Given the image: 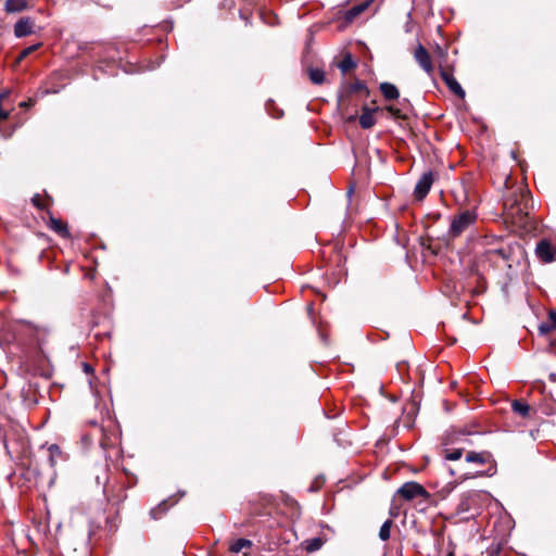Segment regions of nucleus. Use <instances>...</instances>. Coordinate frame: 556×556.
<instances>
[{
  "mask_svg": "<svg viewBox=\"0 0 556 556\" xmlns=\"http://www.w3.org/2000/svg\"><path fill=\"white\" fill-rule=\"evenodd\" d=\"M463 456V450L462 448H455L452 451H447L445 454V459L448 460H457Z\"/></svg>",
  "mask_w": 556,
  "mask_h": 556,
  "instance_id": "25",
  "label": "nucleus"
},
{
  "mask_svg": "<svg viewBox=\"0 0 556 556\" xmlns=\"http://www.w3.org/2000/svg\"><path fill=\"white\" fill-rule=\"evenodd\" d=\"M414 58L415 61L419 64V66L428 74L431 75L433 73V63L431 60V56L427 49L418 43L414 51Z\"/></svg>",
  "mask_w": 556,
  "mask_h": 556,
  "instance_id": "6",
  "label": "nucleus"
},
{
  "mask_svg": "<svg viewBox=\"0 0 556 556\" xmlns=\"http://www.w3.org/2000/svg\"><path fill=\"white\" fill-rule=\"evenodd\" d=\"M397 494H400L406 501H412L416 497H429L427 490L421 484L414 481L404 483L397 490Z\"/></svg>",
  "mask_w": 556,
  "mask_h": 556,
  "instance_id": "4",
  "label": "nucleus"
},
{
  "mask_svg": "<svg viewBox=\"0 0 556 556\" xmlns=\"http://www.w3.org/2000/svg\"><path fill=\"white\" fill-rule=\"evenodd\" d=\"M308 75L311 81L315 85H320L325 80V72L320 68H311Z\"/></svg>",
  "mask_w": 556,
  "mask_h": 556,
  "instance_id": "20",
  "label": "nucleus"
},
{
  "mask_svg": "<svg viewBox=\"0 0 556 556\" xmlns=\"http://www.w3.org/2000/svg\"><path fill=\"white\" fill-rule=\"evenodd\" d=\"M39 47H40V43L33 45V46H29V47L25 48V49L21 52L20 60H22V59L26 58L27 55H29L30 53H33L34 51H36Z\"/></svg>",
  "mask_w": 556,
  "mask_h": 556,
  "instance_id": "27",
  "label": "nucleus"
},
{
  "mask_svg": "<svg viewBox=\"0 0 556 556\" xmlns=\"http://www.w3.org/2000/svg\"><path fill=\"white\" fill-rule=\"evenodd\" d=\"M55 458L54 456H52L51 454H49V463H50V466L51 467H54L55 466Z\"/></svg>",
  "mask_w": 556,
  "mask_h": 556,
  "instance_id": "30",
  "label": "nucleus"
},
{
  "mask_svg": "<svg viewBox=\"0 0 556 556\" xmlns=\"http://www.w3.org/2000/svg\"><path fill=\"white\" fill-rule=\"evenodd\" d=\"M523 249L519 243L503 245L498 249L488 250L484 260L498 268H513L523 256Z\"/></svg>",
  "mask_w": 556,
  "mask_h": 556,
  "instance_id": "2",
  "label": "nucleus"
},
{
  "mask_svg": "<svg viewBox=\"0 0 556 556\" xmlns=\"http://www.w3.org/2000/svg\"><path fill=\"white\" fill-rule=\"evenodd\" d=\"M392 525H393L392 519H388L382 523V526L379 530V538L382 541H388L390 539Z\"/></svg>",
  "mask_w": 556,
  "mask_h": 556,
  "instance_id": "21",
  "label": "nucleus"
},
{
  "mask_svg": "<svg viewBox=\"0 0 556 556\" xmlns=\"http://www.w3.org/2000/svg\"><path fill=\"white\" fill-rule=\"evenodd\" d=\"M478 496H479L478 493H476L473 491L464 493L459 500L458 505H457V513L458 514L468 513L472 508L473 504H476Z\"/></svg>",
  "mask_w": 556,
  "mask_h": 556,
  "instance_id": "8",
  "label": "nucleus"
},
{
  "mask_svg": "<svg viewBox=\"0 0 556 556\" xmlns=\"http://www.w3.org/2000/svg\"><path fill=\"white\" fill-rule=\"evenodd\" d=\"M50 228L64 238L70 237V231L67 229V226L60 219L51 217L50 218Z\"/></svg>",
  "mask_w": 556,
  "mask_h": 556,
  "instance_id": "18",
  "label": "nucleus"
},
{
  "mask_svg": "<svg viewBox=\"0 0 556 556\" xmlns=\"http://www.w3.org/2000/svg\"><path fill=\"white\" fill-rule=\"evenodd\" d=\"M21 105H22V106H24V105H28V102H23V103H21Z\"/></svg>",
  "mask_w": 556,
  "mask_h": 556,
  "instance_id": "33",
  "label": "nucleus"
},
{
  "mask_svg": "<svg viewBox=\"0 0 556 556\" xmlns=\"http://www.w3.org/2000/svg\"><path fill=\"white\" fill-rule=\"evenodd\" d=\"M556 329V311L548 313L547 321H543L539 325V332L541 334H547Z\"/></svg>",
  "mask_w": 556,
  "mask_h": 556,
  "instance_id": "15",
  "label": "nucleus"
},
{
  "mask_svg": "<svg viewBox=\"0 0 556 556\" xmlns=\"http://www.w3.org/2000/svg\"><path fill=\"white\" fill-rule=\"evenodd\" d=\"M27 7L26 0H5L4 8L9 13L23 11Z\"/></svg>",
  "mask_w": 556,
  "mask_h": 556,
  "instance_id": "17",
  "label": "nucleus"
},
{
  "mask_svg": "<svg viewBox=\"0 0 556 556\" xmlns=\"http://www.w3.org/2000/svg\"><path fill=\"white\" fill-rule=\"evenodd\" d=\"M450 472H451V475H452V476H454V475H455V472H454V470H453V469H450Z\"/></svg>",
  "mask_w": 556,
  "mask_h": 556,
  "instance_id": "34",
  "label": "nucleus"
},
{
  "mask_svg": "<svg viewBox=\"0 0 556 556\" xmlns=\"http://www.w3.org/2000/svg\"><path fill=\"white\" fill-rule=\"evenodd\" d=\"M477 219L475 212L466 210L455 215L451 222L448 235L453 238L460 236L467 230Z\"/></svg>",
  "mask_w": 556,
  "mask_h": 556,
  "instance_id": "3",
  "label": "nucleus"
},
{
  "mask_svg": "<svg viewBox=\"0 0 556 556\" xmlns=\"http://www.w3.org/2000/svg\"><path fill=\"white\" fill-rule=\"evenodd\" d=\"M167 508H168L167 502L164 501V502L160 503L156 507L152 508L150 510V515L153 519H160L165 514Z\"/></svg>",
  "mask_w": 556,
  "mask_h": 556,
  "instance_id": "23",
  "label": "nucleus"
},
{
  "mask_svg": "<svg viewBox=\"0 0 556 556\" xmlns=\"http://www.w3.org/2000/svg\"><path fill=\"white\" fill-rule=\"evenodd\" d=\"M305 543H306V549L309 552L317 551L323 545V541L319 538H314L312 540H307Z\"/></svg>",
  "mask_w": 556,
  "mask_h": 556,
  "instance_id": "24",
  "label": "nucleus"
},
{
  "mask_svg": "<svg viewBox=\"0 0 556 556\" xmlns=\"http://www.w3.org/2000/svg\"><path fill=\"white\" fill-rule=\"evenodd\" d=\"M49 454H51L54 457L60 456L61 455V450H60V447L56 444H52L49 447Z\"/></svg>",
  "mask_w": 556,
  "mask_h": 556,
  "instance_id": "29",
  "label": "nucleus"
},
{
  "mask_svg": "<svg viewBox=\"0 0 556 556\" xmlns=\"http://www.w3.org/2000/svg\"><path fill=\"white\" fill-rule=\"evenodd\" d=\"M386 110L395 118H403L404 115L402 114L401 110L394 105H389L386 108Z\"/></svg>",
  "mask_w": 556,
  "mask_h": 556,
  "instance_id": "26",
  "label": "nucleus"
},
{
  "mask_svg": "<svg viewBox=\"0 0 556 556\" xmlns=\"http://www.w3.org/2000/svg\"><path fill=\"white\" fill-rule=\"evenodd\" d=\"M356 66L355 62L353 61L352 56L350 54H346L343 60L339 63V68L344 74L352 68Z\"/></svg>",
  "mask_w": 556,
  "mask_h": 556,
  "instance_id": "22",
  "label": "nucleus"
},
{
  "mask_svg": "<svg viewBox=\"0 0 556 556\" xmlns=\"http://www.w3.org/2000/svg\"><path fill=\"white\" fill-rule=\"evenodd\" d=\"M34 23L29 17H22L14 25V34L17 38L25 37L33 33Z\"/></svg>",
  "mask_w": 556,
  "mask_h": 556,
  "instance_id": "9",
  "label": "nucleus"
},
{
  "mask_svg": "<svg viewBox=\"0 0 556 556\" xmlns=\"http://www.w3.org/2000/svg\"><path fill=\"white\" fill-rule=\"evenodd\" d=\"M372 0H365L361 2L359 4L354 5L345 13V20L346 22L351 23L353 22L358 15H361L364 11L368 9Z\"/></svg>",
  "mask_w": 556,
  "mask_h": 556,
  "instance_id": "13",
  "label": "nucleus"
},
{
  "mask_svg": "<svg viewBox=\"0 0 556 556\" xmlns=\"http://www.w3.org/2000/svg\"><path fill=\"white\" fill-rule=\"evenodd\" d=\"M379 110V108L369 109L368 106H364L362 114L359 116V125L364 129H369L376 124V119L374 114Z\"/></svg>",
  "mask_w": 556,
  "mask_h": 556,
  "instance_id": "12",
  "label": "nucleus"
},
{
  "mask_svg": "<svg viewBox=\"0 0 556 556\" xmlns=\"http://www.w3.org/2000/svg\"><path fill=\"white\" fill-rule=\"evenodd\" d=\"M31 202L36 207L43 208V203L39 194L34 195Z\"/></svg>",
  "mask_w": 556,
  "mask_h": 556,
  "instance_id": "28",
  "label": "nucleus"
},
{
  "mask_svg": "<svg viewBox=\"0 0 556 556\" xmlns=\"http://www.w3.org/2000/svg\"><path fill=\"white\" fill-rule=\"evenodd\" d=\"M490 458V454L486 452H468L466 454V462L467 463H473L478 465L485 464Z\"/></svg>",
  "mask_w": 556,
  "mask_h": 556,
  "instance_id": "16",
  "label": "nucleus"
},
{
  "mask_svg": "<svg viewBox=\"0 0 556 556\" xmlns=\"http://www.w3.org/2000/svg\"><path fill=\"white\" fill-rule=\"evenodd\" d=\"M352 191H353V188L351 187V188L349 189V192H348L349 197H351Z\"/></svg>",
  "mask_w": 556,
  "mask_h": 556,
  "instance_id": "32",
  "label": "nucleus"
},
{
  "mask_svg": "<svg viewBox=\"0 0 556 556\" xmlns=\"http://www.w3.org/2000/svg\"><path fill=\"white\" fill-rule=\"evenodd\" d=\"M380 91L386 100H396L400 97L397 87L391 83H381Z\"/></svg>",
  "mask_w": 556,
  "mask_h": 556,
  "instance_id": "14",
  "label": "nucleus"
},
{
  "mask_svg": "<svg viewBox=\"0 0 556 556\" xmlns=\"http://www.w3.org/2000/svg\"><path fill=\"white\" fill-rule=\"evenodd\" d=\"M433 181L434 177L432 172H427L422 174L414 189L415 199L418 201L424 200L426 195L429 193Z\"/></svg>",
  "mask_w": 556,
  "mask_h": 556,
  "instance_id": "5",
  "label": "nucleus"
},
{
  "mask_svg": "<svg viewBox=\"0 0 556 556\" xmlns=\"http://www.w3.org/2000/svg\"><path fill=\"white\" fill-rule=\"evenodd\" d=\"M511 410L523 419L531 418V416L535 413L532 407L522 400L513 401Z\"/></svg>",
  "mask_w": 556,
  "mask_h": 556,
  "instance_id": "10",
  "label": "nucleus"
},
{
  "mask_svg": "<svg viewBox=\"0 0 556 556\" xmlns=\"http://www.w3.org/2000/svg\"><path fill=\"white\" fill-rule=\"evenodd\" d=\"M441 77L453 93H455L462 98L465 97L464 89L462 88L459 83L456 80V78L453 76V74H451L446 71H442Z\"/></svg>",
  "mask_w": 556,
  "mask_h": 556,
  "instance_id": "11",
  "label": "nucleus"
},
{
  "mask_svg": "<svg viewBox=\"0 0 556 556\" xmlns=\"http://www.w3.org/2000/svg\"><path fill=\"white\" fill-rule=\"evenodd\" d=\"M252 547V541L248 539H238L235 542L231 543L229 546V551L231 553L238 554L244 548H251Z\"/></svg>",
  "mask_w": 556,
  "mask_h": 556,
  "instance_id": "19",
  "label": "nucleus"
},
{
  "mask_svg": "<svg viewBox=\"0 0 556 556\" xmlns=\"http://www.w3.org/2000/svg\"><path fill=\"white\" fill-rule=\"evenodd\" d=\"M535 254L544 263H551L556 260V249L547 239L538 242Z\"/></svg>",
  "mask_w": 556,
  "mask_h": 556,
  "instance_id": "7",
  "label": "nucleus"
},
{
  "mask_svg": "<svg viewBox=\"0 0 556 556\" xmlns=\"http://www.w3.org/2000/svg\"><path fill=\"white\" fill-rule=\"evenodd\" d=\"M529 192L522 188L514 191L504 201L505 219L525 230L532 228L529 216Z\"/></svg>",
  "mask_w": 556,
  "mask_h": 556,
  "instance_id": "1",
  "label": "nucleus"
},
{
  "mask_svg": "<svg viewBox=\"0 0 556 556\" xmlns=\"http://www.w3.org/2000/svg\"><path fill=\"white\" fill-rule=\"evenodd\" d=\"M84 370L86 372H89L91 370V366L89 364H87V363H84Z\"/></svg>",
  "mask_w": 556,
  "mask_h": 556,
  "instance_id": "31",
  "label": "nucleus"
}]
</instances>
